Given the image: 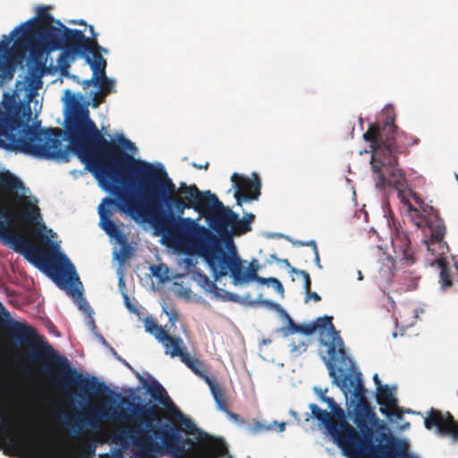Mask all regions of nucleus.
<instances>
[{
  "instance_id": "nucleus-36",
  "label": "nucleus",
  "mask_w": 458,
  "mask_h": 458,
  "mask_svg": "<svg viewBox=\"0 0 458 458\" xmlns=\"http://www.w3.org/2000/svg\"><path fill=\"white\" fill-rule=\"evenodd\" d=\"M269 430H273L272 424L267 423L265 421H259L256 419H253L247 427V431L250 435H257Z\"/></svg>"
},
{
  "instance_id": "nucleus-2",
  "label": "nucleus",
  "mask_w": 458,
  "mask_h": 458,
  "mask_svg": "<svg viewBox=\"0 0 458 458\" xmlns=\"http://www.w3.org/2000/svg\"><path fill=\"white\" fill-rule=\"evenodd\" d=\"M42 81L38 76L28 78V86L23 101H17L13 95L4 94L3 99L4 113L0 115V135L9 142L16 151L31 155L42 159H60L64 157L62 149L59 128L45 130L32 128L29 125L31 118L30 102L34 91L40 88Z\"/></svg>"
},
{
  "instance_id": "nucleus-17",
  "label": "nucleus",
  "mask_w": 458,
  "mask_h": 458,
  "mask_svg": "<svg viewBox=\"0 0 458 458\" xmlns=\"http://www.w3.org/2000/svg\"><path fill=\"white\" fill-rule=\"evenodd\" d=\"M62 265L54 272L50 278L56 285L64 290L69 296L75 299L81 310L92 312L89 305L82 295L81 283L76 273L75 267L70 259L64 254L60 255Z\"/></svg>"
},
{
  "instance_id": "nucleus-9",
  "label": "nucleus",
  "mask_w": 458,
  "mask_h": 458,
  "mask_svg": "<svg viewBox=\"0 0 458 458\" xmlns=\"http://www.w3.org/2000/svg\"><path fill=\"white\" fill-rule=\"evenodd\" d=\"M162 443L154 441L155 451L158 456L169 454L172 458H219L227 454L224 441H209L208 450L191 451L186 445L194 446L195 442L190 437H183L179 428L168 427L161 431Z\"/></svg>"
},
{
  "instance_id": "nucleus-57",
  "label": "nucleus",
  "mask_w": 458,
  "mask_h": 458,
  "mask_svg": "<svg viewBox=\"0 0 458 458\" xmlns=\"http://www.w3.org/2000/svg\"><path fill=\"white\" fill-rule=\"evenodd\" d=\"M416 287H417V283H416V280L413 279L411 281V284L407 286V290L411 291V290L416 289Z\"/></svg>"
},
{
  "instance_id": "nucleus-33",
  "label": "nucleus",
  "mask_w": 458,
  "mask_h": 458,
  "mask_svg": "<svg viewBox=\"0 0 458 458\" xmlns=\"http://www.w3.org/2000/svg\"><path fill=\"white\" fill-rule=\"evenodd\" d=\"M291 274H296L302 277L303 287L306 292V298H305L306 301H308L310 299H312L315 301H319L321 300V297L319 294H318L316 292H311V279H310V274L308 272H306L305 270H301V269H298L295 267H292Z\"/></svg>"
},
{
  "instance_id": "nucleus-31",
  "label": "nucleus",
  "mask_w": 458,
  "mask_h": 458,
  "mask_svg": "<svg viewBox=\"0 0 458 458\" xmlns=\"http://www.w3.org/2000/svg\"><path fill=\"white\" fill-rule=\"evenodd\" d=\"M314 393L322 402L327 404L335 419H341L344 420V410L336 403L333 397L327 396V388L323 389L321 387L315 386Z\"/></svg>"
},
{
  "instance_id": "nucleus-53",
  "label": "nucleus",
  "mask_w": 458,
  "mask_h": 458,
  "mask_svg": "<svg viewBox=\"0 0 458 458\" xmlns=\"http://www.w3.org/2000/svg\"><path fill=\"white\" fill-rule=\"evenodd\" d=\"M276 262L282 263L283 265H284L285 267H289L290 269L293 267H291V264H290L289 260L286 259H276Z\"/></svg>"
},
{
  "instance_id": "nucleus-10",
  "label": "nucleus",
  "mask_w": 458,
  "mask_h": 458,
  "mask_svg": "<svg viewBox=\"0 0 458 458\" xmlns=\"http://www.w3.org/2000/svg\"><path fill=\"white\" fill-rule=\"evenodd\" d=\"M332 320V317H320L310 323L299 325L298 333L310 335L316 331L319 332V342L327 348V356H323L322 359L328 369L329 376L335 377V365L336 361H340L342 364L350 363L351 357L347 355L344 341L340 333L335 330ZM336 380L335 378V381Z\"/></svg>"
},
{
  "instance_id": "nucleus-3",
  "label": "nucleus",
  "mask_w": 458,
  "mask_h": 458,
  "mask_svg": "<svg viewBox=\"0 0 458 458\" xmlns=\"http://www.w3.org/2000/svg\"><path fill=\"white\" fill-rule=\"evenodd\" d=\"M0 320L13 341L18 344H27L28 360L35 365H41L39 374L62 394L70 398L72 388L76 386L81 392L98 393V380H89L72 368L65 356L58 353L43 336L39 335L35 327L13 320L10 312L0 302Z\"/></svg>"
},
{
  "instance_id": "nucleus-49",
  "label": "nucleus",
  "mask_w": 458,
  "mask_h": 458,
  "mask_svg": "<svg viewBox=\"0 0 458 458\" xmlns=\"http://www.w3.org/2000/svg\"><path fill=\"white\" fill-rule=\"evenodd\" d=\"M298 245H301V246H311L314 252H317L318 251V246L316 244V242L315 241H310L308 242H299L297 243Z\"/></svg>"
},
{
  "instance_id": "nucleus-5",
  "label": "nucleus",
  "mask_w": 458,
  "mask_h": 458,
  "mask_svg": "<svg viewBox=\"0 0 458 458\" xmlns=\"http://www.w3.org/2000/svg\"><path fill=\"white\" fill-rule=\"evenodd\" d=\"M371 169L376 176V187L384 189L386 186H393L398 191V197L407 206L408 211L414 224L429 234L431 243H441L445 234V225L439 217L437 210L432 206L425 205L424 202L414 195V200L419 205L414 208L409 200L404 199L403 188L406 183L405 176L398 166V157L386 156L382 150H373L370 160Z\"/></svg>"
},
{
  "instance_id": "nucleus-50",
  "label": "nucleus",
  "mask_w": 458,
  "mask_h": 458,
  "mask_svg": "<svg viewBox=\"0 0 458 458\" xmlns=\"http://www.w3.org/2000/svg\"><path fill=\"white\" fill-rule=\"evenodd\" d=\"M168 315H169V321L174 325V322L178 318V315H177L176 311L173 310L170 313H168Z\"/></svg>"
},
{
  "instance_id": "nucleus-45",
  "label": "nucleus",
  "mask_w": 458,
  "mask_h": 458,
  "mask_svg": "<svg viewBox=\"0 0 458 458\" xmlns=\"http://www.w3.org/2000/svg\"><path fill=\"white\" fill-rule=\"evenodd\" d=\"M106 96H104L101 92H95L94 97L92 98V106L98 107L99 105L104 102Z\"/></svg>"
},
{
  "instance_id": "nucleus-32",
  "label": "nucleus",
  "mask_w": 458,
  "mask_h": 458,
  "mask_svg": "<svg viewBox=\"0 0 458 458\" xmlns=\"http://www.w3.org/2000/svg\"><path fill=\"white\" fill-rule=\"evenodd\" d=\"M205 382L209 386L211 394L216 401L218 409H220L223 411H227L228 405L226 399L225 397L224 390L221 387V386L213 381L210 377L205 378Z\"/></svg>"
},
{
  "instance_id": "nucleus-4",
  "label": "nucleus",
  "mask_w": 458,
  "mask_h": 458,
  "mask_svg": "<svg viewBox=\"0 0 458 458\" xmlns=\"http://www.w3.org/2000/svg\"><path fill=\"white\" fill-rule=\"evenodd\" d=\"M199 202L192 209L203 214L209 228L205 227L207 232H196L192 236L177 233L171 243L186 253L199 255L207 263L205 250H211L213 245L224 249L222 243L230 250H234L233 237L251 231L255 216L250 213L240 218L209 191L202 192Z\"/></svg>"
},
{
  "instance_id": "nucleus-41",
  "label": "nucleus",
  "mask_w": 458,
  "mask_h": 458,
  "mask_svg": "<svg viewBox=\"0 0 458 458\" xmlns=\"http://www.w3.org/2000/svg\"><path fill=\"white\" fill-rule=\"evenodd\" d=\"M308 347V343L304 340H293L289 344L290 352L294 353L295 355H300L306 352Z\"/></svg>"
},
{
  "instance_id": "nucleus-44",
  "label": "nucleus",
  "mask_w": 458,
  "mask_h": 458,
  "mask_svg": "<svg viewBox=\"0 0 458 458\" xmlns=\"http://www.w3.org/2000/svg\"><path fill=\"white\" fill-rule=\"evenodd\" d=\"M150 270L155 277L162 280L166 277L168 272V269L165 265H153L150 267Z\"/></svg>"
},
{
  "instance_id": "nucleus-21",
  "label": "nucleus",
  "mask_w": 458,
  "mask_h": 458,
  "mask_svg": "<svg viewBox=\"0 0 458 458\" xmlns=\"http://www.w3.org/2000/svg\"><path fill=\"white\" fill-rule=\"evenodd\" d=\"M424 425L427 429L435 428L440 436H448L454 441H458V421L449 412L443 413L431 408L425 418Z\"/></svg>"
},
{
  "instance_id": "nucleus-58",
  "label": "nucleus",
  "mask_w": 458,
  "mask_h": 458,
  "mask_svg": "<svg viewBox=\"0 0 458 458\" xmlns=\"http://www.w3.org/2000/svg\"><path fill=\"white\" fill-rule=\"evenodd\" d=\"M315 253V261L317 263V265L321 267L320 264H319V255H318V250L317 252H314Z\"/></svg>"
},
{
  "instance_id": "nucleus-19",
  "label": "nucleus",
  "mask_w": 458,
  "mask_h": 458,
  "mask_svg": "<svg viewBox=\"0 0 458 458\" xmlns=\"http://www.w3.org/2000/svg\"><path fill=\"white\" fill-rule=\"evenodd\" d=\"M128 439L137 448L135 452L137 458L159 457L155 451L154 439L150 435V430L141 428L121 429L114 434L113 441L123 445Z\"/></svg>"
},
{
  "instance_id": "nucleus-54",
  "label": "nucleus",
  "mask_w": 458,
  "mask_h": 458,
  "mask_svg": "<svg viewBox=\"0 0 458 458\" xmlns=\"http://www.w3.org/2000/svg\"><path fill=\"white\" fill-rule=\"evenodd\" d=\"M70 24H73V25H85L87 26L86 22L84 20H72L69 21Z\"/></svg>"
},
{
  "instance_id": "nucleus-40",
  "label": "nucleus",
  "mask_w": 458,
  "mask_h": 458,
  "mask_svg": "<svg viewBox=\"0 0 458 458\" xmlns=\"http://www.w3.org/2000/svg\"><path fill=\"white\" fill-rule=\"evenodd\" d=\"M259 283L261 284H271L275 290L276 291V293H278L280 295H284V286L282 284V283L275 278V277H269V278H259Z\"/></svg>"
},
{
  "instance_id": "nucleus-20",
  "label": "nucleus",
  "mask_w": 458,
  "mask_h": 458,
  "mask_svg": "<svg viewBox=\"0 0 458 458\" xmlns=\"http://www.w3.org/2000/svg\"><path fill=\"white\" fill-rule=\"evenodd\" d=\"M56 25L64 29L60 49H65L85 58L89 54L92 55L91 58H94V54H100L102 47L94 38H88L80 30L65 27L60 21H56Z\"/></svg>"
},
{
  "instance_id": "nucleus-23",
  "label": "nucleus",
  "mask_w": 458,
  "mask_h": 458,
  "mask_svg": "<svg viewBox=\"0 0 458 458\" xmlns=\"http://www.w3.org/2000/svg\"><path fill=\"white\" fill-rule=\"evenodd\" d=\"M114 207H116L119 209L117 205H107L106 203H104V199L102 200L101 204L98 206V214L100 217L99 225L109 237L114 238L119 244L124 245L126 244L127 240L121 228L123 225L121 224L118 225L111 220V216L114 213L112 208Z\"/></svg>"
},
{
  "instance_id": "nucleus-13",
  "label": "nucleus",
  "mask_w": 458,
  "mask_h": 458,
  "mask_svg": "<svg viewBox=\"0 0 458 458\" xmlns=\"http://www.w3.org/2000/svg\"><path fill=\"white\" fill-rule=\"evenodd\" d=\"M363 139L370 143L372 151L382 150L386 156L395 157L406 153L410 147L419 141V139L400 131L394 124V119L387 120L383 124H370L363 134Z\"/></svg>"
},
{
  "instance_id": "nucleus-42",
  "label": "nucleus",
  "mask_w": 458,
  "mask_h": 458,
  "mask_svg": "<svg viewBox=\"0 0 458 458\" xmlns=\"http://www.w3.org/2000/svg\"><path fill=\"white\" fill-rule=\"evenodd\" d=\"M12 63L4 64V62L0 65V78L2 81H11L14 74V68L10 65Z\"/></svg>"
},
{
  "instance_id": "nucleus-35",
  "label": "nucleus",
  "mask_w": 458,
  "mask_h": 458,
  "mask_svg": "<svg viewBox=\"0 0 458 458\" xmlns=\"http://www.w3.org/2000/svg\"><path fill=\"white\" fill-rule=\"evenodd\" d=\"M436 263L440 268V278L439 283L441 284V289L445 290L447 287L452 286L451 271L448 265L442 259H436Z\"/></svg>"
},
{
  "instance_id": "nucleus-8",
  "label": "nucleus",
  "mask_w": 458,
  "mask_h": 458,
  "mask_svg": "<svg viewBox=\"0 0 458 458\" xmlns=\"http://www.w3.org/2000/svg\"><path fill=\"white\" fill-rule=\"evenodd\" d=\"M131 404L133 407L131 416H128L127 412L123 409L117 408L111 414L107 413L106 410H101L96 414L89 416H84L81 413H77L75 416L64 414L63 417V423L68 430L79 435L82 433L85 424L90 427H95L100 418L104 417L114 420H131L139 425L144 424L146 428L152 426V422L154 421H160V408L157 404L151 403L145 404Z\"/></svg>"
},
{
  "instance_id": "nucleus-47",
  "label": "nucleus",
  "mask_w": 458,
  "mask_h": 458,
  "mask_svg": "<svg viewBox=\"0 0 458 458\" xmlns=\"http://www.w3.org/2000/svg\"><path fill=\"white\" fill-rule=\"evenodd\" d=\"M273 425V429H276L278 432H283L285 430L286 423L285 422H277L274 421L271 423Z\"/></svg>"
},
{
  "instance_id": "nucleus-48",
  "label": "nucleus",
  "mask_w": 458,
  "mask_h": 458,
  "mask_svg": "<svg viewBox=\"0 0 458 458\" xmlns=\"http://www.w3.org/2000/svg\"><path fill=\"white\" fill-rule=\"evenodd\" d=\"M387 415L388 416L393 415L396 419H402L403 418V411L396 405L395 408H394L393 410H389V414H387Z\"/></svg>"
},
{
  "instance_id": "nucleus-37",
  "label": "nucleus",
  "mask_w": 458,
  "mask_h": 458,
  "mask_svg": "<svg viewBox=\"0 0 458 458\" xmlns=\"http://www.w3.org/2000/svg\"><path fill=\"white\" fill-rule=\"evenodd\" d=\"M100 88V91L104 96H107L111 93L114 84V81L106 76V70L104 72H98V84Z\"/></svg>"
},
{
  "instance_id": "nucleus-29",
  "label": "nucleus",
  "mask_w": 458,
  "mask_h": 458,
  "mask_svg": "<svg viewBox=\"0 0 458 458\" xmlns=\"http://www.w3.org/2000/svg\"><path fill=\"white\" fill-rule=\"evenodd\" d=\"M148 392L155 401L163 405L169 412L176 407L165 389L159 382L153 381L148 385Z\"/></svg>"
},
{
  "instance_id": "nucleus-64",
  "label": "nucleus",
  "mask_w": 458,
  "mask_h": 458,
  "mask_svg": "<svg viewBox=\"0 0 458 458\" xmlns=\"http://www.w3.org/2000/svg\"><path fill=\"white\" fill-rule=\"evenodd\" d=\"M425 242L427 243L428 250H430L429 242L428 241H425Z\"/></svg>"
},
{
  "instance_id": "nucleus-15",
  "label": "nucleus",
  "mask_w": 458,
  "mask_h": 458,
  "mask_svg": "<svg viewBox=\"0 0 458 458\" xmlns=\"http://www.w3.org/2000/svg\"><path fill=\"white\" fill-rule=\"evenodd\" d=\"M144 327L148 333L154 335L162 344L165 354L172 358L179 357L182 362L202 379L205 380V378L209 377L206 373L203 362L197 358L191 357L183 340L180 336L169 335L153 318H147L144 321Z\"/></svg>"
},
{
  "instance_id": "nucleus-27",
  "label": "nucleus",
  "mask_w": 458,
  "mask_h": 458,
  "mask_svg": "<svg viewBox=\"0 0 458 458\" xmlns=\"http://www.w3.org/2000/svg\"><path fill=\"white\" fill-rule=\"evenodd\" d=\"M24 183L9 171H0V189L8 193L13 199L27 201V199L19 196L18 191L24 190Z\"/></svg>"
},
{
  "instance_id": "nucleus-1",
  "label": "nucleus",
  "mask_w": 458,
  "mask_h": 458,
  "mask_svg": "<svg viewBox=\"0 0 458 458\" xmlns=\"http://www.w3.org/2000/svg\"><path fill=\"white\" fill-rule=\"evenodd\" d=\"M65 132L72 151L99 186L115 197H106L104 203L117 205L134 220L150 224L171 242L177 233L192 236L207 232L196 220L182 217L186 209L200 203L203 191L196 184L182 182L177 188L163 167L136 159L131 155L137 150L134 143L123 135L117 142L107 140L88 110L72 113Z\"/></svg>"
},
{
  "instance_id": "nucleus-6",
  "label": "nucleus",
  "mask_w": 458,
  "mask_h": 458,
  "mask_svg": "<svg viewBox=\"0 0 458 458\" xmlns=\"http://www.w3.org/2000/svg\"><path fill=\"white\" fill-rule=\"evenodd\" d=\"M64 29L55 26L54 23L41 28L30 29L29 33L20 35L12 47V37L3 36L0 49H4L7 59L23 61L29 52L33 57L42 56L62 47V38Z\"/></svg>"
},
{
  "instance_id": "nucleus-60",
  "label": "nucleus",
  "mask_w": 458,
  "mask_h": 458,
  "mask_svg": "<svg viewBox=\"0 0 458 458\" xmlns=\"http://www.w3.org/2000/svg\"><path fill=\"white\" fill-rule=\"evenodd\" d=\"M195 167L199 168V169H201V168H205L207 169L208 166V163H207L205 165H197L196 164L193 165Z\"/></svg>"
},
{
  "instance_id": "nucleus-55",
  "label": "nucleus",
  "mask_w": 458,
  "mask_h": 458,
  "mask_svg": "<svg viewBox=\"0 0 458 458\" xmlns=\"http://www.w3.org/2000/svg\"><path fill=\"white\" fill-rule=\"evenodd\" d=\"M96 335L98 338V340L102 343V344H104L105 346L110 347V345L108 344V343L106 341L105 337L101 334H97Z\"/></svg>"
},
{
  "instance_id": "nucleus-24",
  "label": "nucleus",
  "mask_w": 458,
  "mask_h": 458,
  "mask_svg": "<svg viewBox=\"0 0 458 458\" xmlns=\"http://www.w3.org/2000/svg\"><path fill=\"white\" fill-rule=\"evenodd\" d=\"M174 420L182 427L179 428L181 432L188 436H197V439L201 443V449L208 450V443L209 441H223L222 439L210 437L208 433L197 428L194 422L187 418L177 407L170 411Z\"/></svg>"
},
{
  "instance_id": "nucleus-46",
  "label": "nucleus",
  "mask_w": 458,
  "mask_h": 458,
  "mask_svg": "<svg viewBox=\"0 0 458 458\" xmlns=\"http://www.w3.org/2000/svg\"><path fill=\"white\" fill-rule=\"evenodd\" d=\"M230 419H232L234 422L238 423V424H242L244 423V420L237 413H233L232 411H229V409H227V411H225Z\"/></svg>"
},
{
  "instance_id": "nucleus-39",
  "label": "nucleus",
  "mask_w": 458,
  "mask_h": 458,
  "mask_svg": "<svg viewBox=\"0 0 458 458\" xmlns=\"http://www.w3.org/2000/svg\"><path fill=\"white\" fill-rule=\"evenodd\" d=\"M39 217H40L39 208L35 205L28 203L27 208L24 212V219L28 222L33 223L35 220L38 219Z\"/></svg>"
},
{
  "instance_id": "nucleus-63",
  "label": "nucleus",
  "mask_w": 458,
  "mask_h": 458,
  "mask_svg": "<svg viewBox=\"0 0 458 458\" xmlns=\"http://www.w3.org/2000/svg\"><path fill=\"white\" fill-rule=\"evenodd\" d=\"M270 257L272 259H274L276 261V259H278L276 254H272Z\"/></svg>"
},
{
  "instance_id": "nucleus-28",
  "label": "nucleus",
  "mask_w": 458,
  "mask_h": 458,
  "mask_svg": "<svg viewBox=\"0 0 458 458\" xmlns=\"http://www.w3.org/2000/svg\"><path fill=\"white\" fill-rule=\"evenodd\" d=\"M86 61L89 64L93 74L91 79L84 80L81 82L83 89H88L91 85H97L98 81V72H104L106 67V61L101 54H94V58L90 55H86Z\"/></svg>"
},
{
  "instance_id": "nucleus-16",
  "label": "nucleus",
  "mask_w": 458,
  "mask_h": 458,
  "mask_svg": "<svg viewBox=\"0 0 458 458\" xmlns=\"http://www.w3.org/2000/svg\"><path fill=\"white\" fill-rule=\"evenodd\" d=\"M0 451L10 454L15 450H24L31 438L28 414L17 419L6 408L0 407Z\"/></svg>"
},
{
  "instance_id": "nucleus-30",
  "label": "nucleus",
  "mask_w": 458,
  "mask_h": 458,
  "mask_svg": "<svg viewBox=\"0 0 458 458\" xmlns=\"http://www.w3.org/2000/svg\"><path fill=\"white\" fill-rule=\"evenodd\" d=\"M377 402L381 406L380 411L383 414H389V410H393L397 404L393 390L387 385L377 390Z\"/></svg>"
},
{
  "instance_id": "nucleus-22",
  "label": "nucleus",
  "mask_w": 458,
  "mask_h": 458,
  "mask_svg": "<svg viewBox=\"0 0 458 458\" xmlns=\"http://www.w3.org/2000/svg\"><path fill=\"white\" fill-rule=\"evenodd\" d=\"M231 181L235 188L234 198L237 205L241 206L243 201L257 200L260 195L261 182L257 174L253 179L233 173Z\"/></svg>"
},
{
  "instance_id": "nucleus-7",
  "label": "nucleus",
  "mask_w": 458,
  "mask_h": 458,
  "mask_svg": "<svg viewBox=\"0 0 458 458\" xmlns=\"http://www.w3.org/2000/svg\"><path fill=\"white\" fill-rule=\"evenodd\" d=\"M354 423L363 435L360 437V448L364 450L363 458H403L407 455V443L383 434L387 445H375L371 442L375 428H383L384 424L378 419L369 403L356 404Z\"/></svg>"
},
{
  "instance_id": "nucleus-51",
  "label": "nucleus",
  "mask_w": 458,
  "mask_h": 458,
  "mask_svg": "<svg viewBox=\"0 0 458 458\" xmlns=\"http://www.w3.org/2000/svg\"><path fill=\"white\" fill-rule=\"evenodd\" d=\"M373 381H374V383H375V385H376V386H377V390L378 388H380V387H382V386H383V385H382V383H381V380L379 379V377H378V375H377V374H375V375L373 376Z\"/></svg>"
},
{
  "instance_id": "nucleus-12",
  "label": "nucleus",
  "mask_w": 458,
  "mask_h": 458,
  "mask_svg": "<svg viewBox=\"0 0 458 458\" xmlns=\"http://www.w3.org/2000/svg\"><path fill=\"white\" fill-rule=\"evenodd\" d=\"M211 250H205L207 255V265L212 271L216 280L230 274L234 284H242L249 281H256L262 278L257 273V261L250 262L249 267L244 269L242 260L238 257L234 250L226 252L225 249H218L212 246Z\"/></svg>"
},
{
  "instance_id": "nucleus-56",
  "label": "nucleus",
  "mask_w": 458,
  "mask_h": 458,
  "mask_svg": "<svg viewBox=\"0 0 458 458\" xmlns=\"http://www.w3.org/2000/svg\"><path fill=\"white\" fill-rule=\"evenodd\" d=\"M263 303L266 304L267 306H271V307H274V308H276L277 310L281 308L279 304L274 303V302H272L270 301H264Z\"/></svg>"
},
{
  "instance_id": "nucleus-11",
  "label": "nucleus",
  "mask_w": 458,
  "mask_h": 458,
  "mask_svg": "<svg viewBox=\"0 0 458 458\" xmlns=\"http://www.w3.org/2000/svg\"><path fill=\"white\" fill-rule=\"evenodd\" d=\"M310 410L313 418L319 420L328 430L334 442L341 448L343 454L348 458H363L364 450L360 448L359 432L345 420L335 419L332 413L322 410L317 404L311 403Z\"/></svg>"
},
{
  "instance_id": "nucleus-18",
  "label": "nucleus",
  "mask_w": 458,
  "mask_h": 458,
  "mask_svg": "<svg viewBox=\"0 0 458 458\" xmlns=\"http://www.w3.org/2000/svg\"><path fill=\"white\" fill-rule=\"evenodd\" d=\"M361 373L357 370L355 363L351 358V362L342 364L336 361L335 365V377H332L334 385L338 386L345 394L353 389V395L357 399V404L369 403L366 398V389L362 384Z\"/></svg>"
},
{
  "instance_id": "nucleus-61",
  "label": "nucleus",
  "mask_w": 458,
  "mask_h": 458,
  "mask_svg": "<svg viewBox=\"0 0 458 458\" xmlns=\"http://www.w3.org/2000/svg\"><path fill=\"white\" fill-rule=\"evenodd\" d=\"M184 262L186 263L187 267H190L192 264V260L189 258H186Z\"/></svg>"
},
{
  "instance_id": "nucleus-38",
  "label": "nucleus",
  "mask_w": 458,
  "mask_h": 458,
  "mask_svg": "<svg viewBox=\"0 0 458 458\" xmlns=\"http://www.w3.org/2000/svg\"><path fill=\"white\" fill-rule=\"evenodd\" d=\"M287 319L286 326L281 327L278 331L282 334L284 337H288L291 335L296 334L299 332V325L296 324L292 318L284 311L282 310Z\"/></svg>"
},
{
  "instance_id": "nucleus-14",
  "label": "nucleus",
  "mask_w": 458,
  "mask_h": 458,
  "mask_svg": "<svg viewBox=\"0 0 458 458\" xmlns=\"http://www.w3.org/2000/svg\"><path fill=\"white\" fill-rule=\"evenodd\" d=\"M0 238L13 250L22 254L49 277L52 276V272L56 270L63 263L60 259L62 253L56 259L54 258L50 253L33 245L23 236L10 231L3 222H0Z\"/></svg>"
},
{
  "instance_id": "nucleus-26",
  "label": "nucleus",
  "mask_w": 458,
  "mask_h": 458,
  "mask_svg": "<svg viewBox=\"0 0 458 458\" xmlns=\"http://www.w3.org/2000/svg\"><path fill=\"white\" fill-rule=\"evenodd\" d=\"M392 247L396 259L404 260L406 264H413L415 259L411 249V240L407 233L396 231L392 236Z\"/></svg>"
},
{
  "instance_id": "nucleus-52",
  "label": "nucleus",
  "mask_w": 458,
  "mask_h": 458,
  "mask_svg": "<svg viewBox=\"0 0 458 458\" xmlns=\"http://www.w3.org/2000/svg\"><path fill=\"white\" fill-rule=\"evenodd\" d=\"M88 28H89V30L90 32V38H94L95 41H98L97 40L98 33L95 32L93 26L92 25H88Z\"/></svg>"
},
{
  "instance_id": "nucleus-25",
  "label": "nucleus",
  "mask_w": 458,
  "mask_h": 458,
  "mask_svg": "<svg viewBox=\"0 0 458 458\" xmlns=\"http://www.w3.org/2000/svg\"><path fill=\"white\" fill-rule=\"evenodd\" d=\"M38 13V19H31L30 21H27L24 23H21L18 27H16L8 37H12V39H13L14 37L24 35L26 33H29L28 30L30 29H35V28H41L45 25L55 23L56 21L49 13H48V7L47 6H40L37 10Z\"/></svg>"
},
{
  "instance_id": "nucleus-43",
  "label": "nucleus",
  "mask_w": 458,
  "mask_h": 458,
  "mask_svg": "<svg viewBox=\"0 0 458 458\" xmlns=\"http://www.w3.org/2000/svg\"><path fill=\"white\" fill-rule=\"evenodd\" d=\"M10 215V205L8 201L0 195V218L13 219V216Z\"/></svg>"
},
{
  "instance_id": "nucleus-62",
  "label": "nucleus",
  "mask_w": 458,
  "mask_h": 458,
  "mask_svg": "<svg viewBox=\"0 0 458 458\" xmlns=\"http://www.w3.org/2000/svg\"><path fill=\"white\" fill-rule=\"evenodd\" d=\"M38 225H39V229L40 230H46L47 229V227H46L44 223H40Z\"/></svg>"
},
{
  "instance_id": "nucleus-59",
  "label": "nucleus",
  "mask_w": 458,
  "mask_h": 458,
  "mask_svg": "<svg viewBox=\"0 0 458 458\" xmlns=\"http://www.w3.org/2000/svg\"><path fill=\"white\" fill-rule=\"evenodd\" d=\"M89 326L91 327L92 330H95L97 329V326L94 322V320L91 318L90 321L89 322Z\"/></svg>"
},
{
  "instance_id": "nucleus-34",
  "label": "nucleus",
  "mask_w": 458,
  "mask_h": 458,
  "mask_svg": "<svg viewBox=\"0 0 458 458\" xmlns=\"http://www.w3.org/2000/svg\"><path fill=\"white\" fill-rule=\"evenodd\" d=\"M62 52L59 55V57L57 59L58 67L60 69V72L62 75H67L71 64L73 62L76 58V56H79L78 55L72 53L70 51H67L65 49H61Z\"/></svg>"
}]
</instances>
